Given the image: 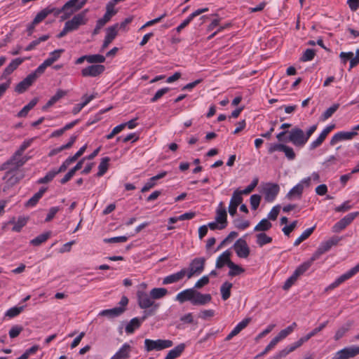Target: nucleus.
I'll return each mask as SVG.
<instances>
[{
    "mask_svg": "<svg viewBox=\"0 0 359 359\" xmlns=\"http://www.w3.org/2000/svg\"><path fill=\"white\" fill-rule=\"evenodd\" d=\"M303 191L304 189L302 184H297L290 190L286 197L289 199H292L293 198H300L302 197Z\"/></svg>",
    "mask_w": 359,
    "mask_h": 359,
    "instance_id": "obj_35",
    "label": "nucleus"
},
{
    "mask_svg": "<svg viewBox=\"0 0 359 359\" xmlns=\"http://www.w3.org/2000/svg\"><path fill=\"white\" fill-rule=\"evenodd\" d=\"M340 104L339 103H335L327 109L321 115L320 120L325 121L331 117L335 111L339 109Z\"/></svg>",
    "mask_w": 359,
    "mask_h": 359,
    "instance_id": "obj_43",
    "label": "nucleus"
},
{
    "mask_svg": "<svg viewBox=\"0 0 359 359\" xmlns=\"http://www.w3.org/2000/svg\"><path fill=\"white\" fill-rule=\"evenodd\" d=\"M316 259H313V255L311 257V258L306 261L300 264L294 271V273L297 275V276H300L304 273H305L309 269L311 266L312 264L314 261Z\"/></svg>",
    "mask_w": 359,
    "mask_h": 359,
    "instance_id": "obj_33",
    "label": "nucleus"
},
{
    "mask_svg": "<svg viewBox=\"0 0 359 359\" xmlns=\"http://www.w3.org/2000/svg\"><path fill=\"white\" fill-rule=\"evenodd\" d=\"M138 138H139V137L137 135V133H133L128 134L126 137L120 136V137H117V141L118 142L122 141L123 142H127L132 140L133 142H135L138 140Z\"/></svg>",
    "mask_w": 359,
    "mask_h": 359,
    "instance_id": "obj_61",
    "label": "nucleus"
},
{
    "mask_svg": "<svg viewBox=\"0 0 359 359\" xmlns=\"http://www.w3.org/2000/svg\"><path fill=\"white\" fill-rule=\"evenodd\" d=\"M299 276L296 275L294 273L289 277L285 282L283 288L285 290H287L289 288L292 287V285L296 282Z\"/></svg>",
    "mask_w": 359,
    "mask_h": 359,
    "instance_id": "obj_59",
    "label": "nucleus"
},
{
    "mask_svg": "<svg viewBox=\"0 0 359 359\" xmlns=\"http://www.w3.org/2000/svg\"><path fill=\"white\" fill-rule=\"evenodd\" d=\"M170 91V88L165 87L158 90L154 94V97L151 99V102H156L160 98H161L165 94Z\"/></svg>",
    "mask_w": 359,
    "mask_h": 359,
    "instance_id": "obj_56",
    "label": "nucleus"
},
{
    "mask_svg": "<svg viewBox=\"0 0 359 359\" xmlns=\"http://www.w3.org/2000/svg\"><path fill=\"white\" fill-rule=\"evenodd\" d=\"M222 205V202H220L216 210L215 220H217V222L220 223L222 225H225L226 227L228 223L227 213L226 209L223 208Z\"/></svg>",
    "mask_w": 359,
    "mask_h": 359,
    "instance_id": "obj_25",
    "label": "nucleus"
},
{
    "mask_svg": "<svg viewBox=\"0 0 359 359\" xmlns=\"http://www.w3.org/2000/svg\"><path fill=\"white\" fill-rule=\"evenodd\" d=\"M185 349L184 344H180L170 350L164 359H175L181 355Z\"/></svg>",
    "mask_w": 359,
    "mask_h": 359,
    "instance_id": "obj_31",
    "label": "nucleus"
},
{
    "mask_svg": "<svg viewBox=\"0 0 359 359\" xmlns=\"http://www.w3.org/2000/svg\"><path fill=\"white\" fill-rule=\"evenodd\" d=\"M105 67L100 64L92 65L81 70V75L83 77L92 76L95 77L104 72Z\"/></svg>",
    "mask_w": 359,
    "mask_h": 359,
    "instance_id": "obj_14",
    "label": "nucleus"
},
{
    "mask_svg": "<svg viewBox=\"0 0 359 359\" xmlns=\"http://www.w3.org/2000/svg\"><path fill=\"white\" fill-rule=\"evenodd\" d=\"M88 0H69L63 5L65 15L61 16V20H65L70 18L74 13L79 11L87 3Z\"/></svg>",
    "mask_w": 359,
    "mask_h": 359,
    "instance_id": "obj_3",
    "label": "nucleus"
},
{
    "mask_svg": "<svg viewBox=\"0 0 359 359\" xmlns=\"http://www.w3.org/2000/svg\"><path fill=\"white\" fill-rule=\"evenodd\" d=\"M233 248L237 256L240 258H247L250 252L247 242L243 238H239L236 241Z\"/></svg>",
    "mask_w": 359,
    "mask_h": 359,
    "instance_id": "obj_13",
    "label": "nucleus"
},
{
    "mask_svg": "<svg viewBox=\"0 0 359 359\" xmlns=\"http://www.w3.org/2000/svg\"><path fill=\"white\" fill-rule=\"evenodd\" d=\"M118 24H114L106 29V36L102 46V50L105 49L116 38L118 32Z\"/></svg>",
    "mask_w": 359,
    "mask_h": 359,
    "instance_id": "obj_16",
    "label": "nucleus"
},
{
    "mask_svg": "<svg viewBox=\"0 0 359 359\" xmlns=\"http://www.w3.org/2000/svg\"><path fill=\"white\" fill-rule=\"evenodd\" d=\"M109 161L110 158L109 157H104L102 158L101 162L98 166V172L97 173V177H101L107 172Z\"/></svg>",
    "mask_w": 359,
    "mask_h": 359,
    "instance_id": "obj_44",
    "label": "nucleus"
},
{
    "mask_svg": "<svg viewBox=\"0 0 359 359\" xmlns=\"http://www.w3.org/2000/svg\"><path fill=\"white\" fill-rule=\"evenodd\" d=\"M167 175L166 171H163L158 173V175L151 177L147 182L144 185V187L142 188L141 191L142 192H146L151 189L152 187H154L156 185V182L160 179L163 178Z\"/></svg>",
    "mask_w": 359,
    "mask_h": 359,
    "instance_id": "obj_28",
    "label": "nucleus"
},
{
    "mask_svg": "<svg viewBox=\"0 0 359 359\" xmlns=\"http://www.w3.org/2000/svg\"><path fill=\"white\" fill-rule=\"evenodd\" d=\"M359 272V263L346 273L339 276L333 283L327 286L326 290H333L344 281L348 280Z\"/></svg>",
    "mask_w": 359,
    "mask_h": 359,
    "instance_id": "obj_8",
    "label": "nucleus"
},
{
    "mask_svg": "<svg viewBox=\"0 0 359 359\" xmlns=\"http://www.w3.org/2000/svg\"><path fill=\"white\" fill-rule=\"evenodd\" d=\"M88 9L75 15L72 20L65 22L66 28L69 29L71 32L76 30L81 25H86L88 20L86 18V13Z\"/></svg>",
    "mask_w": 359,
    "mask_h": 359,
    "instance_id": "obj_6",
    "label": "nucleus"
},
{
    "mask_svg": "<svg viewBox=\"0 0 359 359\" xmlns=\"http://www.w3.org/2000/svg\"><path fill=\"white\" fill-rule=\"evenodd\" d=\"M105 61V57L102 55H87V62L94 65L100 64Z\"/></svg>",
    "mask_w": 359,
    "mask_h": 359,
    "instance_id": "obj_49",
    "label": "nucleus"
},
{
    "mask_svg": "<svg viewBox=\"0 0 359 359\" xmlns=\"http://www.w3.org/2000/svg\"><path fill=\"white\" fill-rule=\"evenodd\" d=\"M230 257L231 252L229 250L223 252L217 259L216 267L217 269H221L224 265H227L229 266V263L231 262Z\"/></svg>",
    "mask_w": 359,
    "mask_h": 359,
    "instance_id": "obj_30",
    "label": "nucleus"
},
{
    "mask_svg": "<svg viewBox=\"0 0 359 359\" xmlns=\"http://www.w3.org/2000/svg\"><path fill=\"white\" fill-rule=\"evenodd\" d=\"M144 348L147 352L153 351H161L172 346L173 342L170 339L144 340Z\"/></svg>",
    "mask_w": 359,
    "mask_h": 359,
    "instance_id": "obj_2",
    "label": "nucleus"
},
{
    "mask_svg": "<svg viewBox=\"0 0 359 359\" xmlns=\"http://www.w3.org/2000/svg\"><path fill=\"white\" fill-rule=\"evenodd\" d=\"M272 227V224L268 219H262L254 228L255 231L264 232L269 230Z\"/></svg>",
    "mask_w": 359,
    "mask_h": 359,
    "instance_id": "obj_40",
    "label": "nucleus"
},
{
    "mask_svg": "<svg viewBox=\"0 0 359 359\" xmlns=\"http://www.w3.org/2000/svg\"><path fill=\"white\" fill-rule=\"evenodd\" d=\"M187 270L186 269H182L177 273L168 275L163 279L162 283L163 285H169L177 283L184 278V277L187 275Z\"/></svg>",
    "mask_w": 359,
    "mask_h": 359,
    "instance_id": "obj_20",
    "label": "nucleus"
},
{
    "mask_svg": "<svg viewBox=\"0 0 359 359\" xmlns=\"http://www.w3.org/2000/svg\"><path fill=\"white\" fill-rule=\"evenodd\" d=\"M228 267L230 269L228 273L229 276H235L244 271L241 266L234 264L233 262L229 263Z\"/></svg>",
    "mask_w": 359,
    "mask_h": 359,
    "instance_id": "obj_50",
    "label": "nucleus"
},
{
    "mask_svg": "<svg viewBox=\"0 0 359 359\" xmlns=\"http://www.w3.org/2000/svg\"><path fill=\"white\" fill-rule=\"evenodd\" d=\"M358 133L355 131L345 132L341 131L334 134L330 140V144L331 146L335 145L339 142L347 140H351L354 136L357 135Z\"/></svg>",
    "mask_w": 359,
    "mask_h": 359,
    "instance_id": "obj_18",
    "label": "nucleus"
},
{
    "mask_svg": "<svg viewBox=\"0 0 359 359\" xmlns=\"http://www.w3.org/2000/svg\"><path fill=\"white\" fill-rule=\"evenodd\" d=\"M17 159L9 162V159L4 162L0 168L1 170H7L9 168V165H13V168L12 169L15 170L19 168L20 167L22 166L29 158L28 156H22L20 158H16Z\"/></svg>",
    "mask_w": 359,
    "mask_h": 359,
    "instance_id": "obj_22",
    "label": "nucleus"
},
{
    "mask_svg": "<svg viewBox=\"0 0 359 359\" xmlns=\"http://www.w3.org/2000/svg\"><path fill=\"white\" fill-rule=\"evenodd\" d=\"M193 305H205L210 302L212 297L210 294H202L194 289Z\"/></svg>",
    "mask_w": 359,
    "mask_h": 359,
    "instance_id": "obj_23",
    "label": "nucleus"
},
{
    "mask_svg": "<svg viewBox=\"0 0 359 359\" xmlns=\"http://www.w3.org/2000/svg\"><path fill=\"white\" fill-rule=\"evenodd\" d=\"M206 259L205 257H196L189 264L187 278H191L194 275H200L204 270Z\"/></svg>",
    "mask_w": 359,
    "mask_h": 359,
    "instance_id": "obj_5",
    "label": "nucleus"
},
{
    "mask_svg": "<svg viewBox=\"0 0 359 359\" xmlns=\"http://www.w3.org/2000/svg\"><path fill=\"white\" fill-rule=\"evenodd\" d=\"M255 237L256 243L258 245L259 247H263L266 244L271 243L273 241L271 236H267L264 232L257 233Z\"/></svg>",
    "mask_w": 359,
    "mask_h": 359,
    "instance_id": "obj_36",
    "label": "nucleus"
},
{
    "mask_svg": "<svg viewBox=\"0 0 359 359\" xmlns=\"http://www.w3.org/2000/svg\"><path fill=\"white\" fill-rule=\"evenodd\" d=\"M22 330L23 327L20 325L13 326L9 330V337L12 339L17 337L22 331Z\"/></svg>",
    "mask_w": 359,
    "mask_h": 359,
    "instance_id": "obj_64",
    "label": "nucleus"
},
{
    "mask_svg": "<svg viewBox=\"0 0 359 359\" xmlns=\"http://www.w3.org/2000/svg\"><path fill=\"white\" fill-rule=\"evenodd\" d=\"M51 233L50 231L43 233L36 238L30 241V244L33 246H39L42 243H45L50 236Z\"/></svg>",
    "mask_w": 359,
    "mask_h": 359,
    "instance_id": "obj_39",
    "label": "nucleus"
},
{
    "mask_svg": "<svg viewBox=\"0 0 359 359\" xmlns=\"http://www.w3.org/2000/svg\"><path fill=\"white\" fill-rule=\"evenodd\" d=\"M131 351L130 346L125 343L119 350L111 358V359H124L130 357Z\"/></svg>",
    "mask_w": 359,
    "mask_h": 359,
    "instance_id": "obj_26",
    "label": "nucleus"
},
{
    "mask_svg": "<svg viewBox=\"0 0 359 359\" xmlns=\"http://www.w3.org/2000/svg\"><path fill=\"white\" fill-rule=\"evenodd\" d=\"M63 52V49H57L50 53L48 57L36 68V72L43 74L46 69L57 61L60 58V54Z\"/></svg>",
    "mask_w": 359,
    "mask_h": 359,
    "instance_id": "obj_11",
    "label": "nucleus"
},
{
    "mask_svg": "<svg viewBox=\"0 0 359 359\" xmlns=\"http://www.w3.org/2000/svg\"><path fill=\"white\" fill-rule=\"evenodd\" d=\"M125 311L126 309L123 307H114L113 309L101 311L99 313V316L112 318L121 316Z\"/></svg>",
    "mask_w": 359,
    "mask_h": 359,
    "instance_id": "obj_27",
    "label": "nucleus"
},
{
    "mask_svg": "<svg viewBox=\"0 0 359 359\" xmlns=\"http://www.w3.org/2000/svg\"><path fill=\"white\" fill-rule=\"evenodd\" d=\"M358 215L359 212L348 213L333 225L332 228V231L334 233H339L341 231L346 229V227L348 226Z\"/></svg>",
    "mask_w": 359,
    "mask_h": 359,
    "instance_id": "obj_9",
    "label": "nucleus"
},
{
    "mask_svg": "<svg viewBox=\"0 0 359 359\" xmlns=\"http://www.w3.org/2000/svg\"><path fill=\"white\" fill-rule=\"evenodd\" d=\"M317 125H313L304 133L303 130L298 127L293 128L289 133L287 141L298 147H303L308 142L312 134L316 130Z\"/></svg>",
    "mask_w": 359,
    "mask_h": 359,
    "instance_id": "obj_1",
    "label": "nucleus"
},
{
    "mask_svg": "<svg viewBox=\"0 0 359 359\" xmlns=\"http://www.w3.org/2000/svg\"><path fill=\"white\" fill-rule=\"evenodd\" d=\"M285 147V144L281 143L271 144L268 149V151L269 154H273L275 151H283Z\"/></svg>",
    "mask_w": 359,
    "mask_h": 359,
    "instance_id": "obj_60",
    "label": "nucleus"
},
{
    "mask_svg": "<svg viewBox=\"0 0 359 359\" xmlns=\"http://www.w3.org/2000/svg\"><path fill=\"white\" fill-rule=\"evenodd\" d=\"M341 241V238L338 236H332L327 241H323L319 245L318 249L312 255L313 259H318L320 256L329 251L333 246H335Z\"/></svg>",
    "mask_w": 359,
    "mask_h": 359,
    "instance_id": "obj_4",
    "label": "nucleus"
},
{
    "mask_svg": "<svg viewBox=\"0 0 359 359\" xmlns=\"http://www.w3.org/2000/svg\"><path fill=\"white\" fill-rule=\"evenodd\" d=\"M141 320L139 318H133L126 325L125 330L127 334H132L136 329L141 326Z\"/></svg>",
    "mask_w": 359,
    "mask_h": 359,
    "instance_id": "obj_34",
    "label": "nucleus"
},
{
    "mask_svg": "<svg viewBox=\"0 0 359 359\" xmlns=\"http://www.w3.org/2000/svg\"><path fill=\"white\" fill-rule=\"evenodd\" d=\"M243 197L240 196L238 189L233 191L229 205V212L231 216H234L237 212L238 206L242 203Z\"/></svg>",
    "mask_w": 359,
    "mask_h": 359,
    "instance_id": "obj_17",
    "label": "nucleus"
},
{
    "mask_svg": "<svg viewBox=\"0 0 359 359\" xmlns=\"http://www.w3.org/2000/svg\"><path fill=\"white\" fill-rule=\"evenodd\" d=\"M215 316V311L212 309H207L201 311L198 317L203 320H208Z\"/></svg>",
    "mask_w": 359,
    "mask_h": 359,
    "instance_id": "obj_62",
    "label": "nucleus"
},
{
    "mask_svg": "<svg viewBox=\"0 0 359 359\" xmlns=\"http://www.w3.org/2000/svg\"><path fill=\"white\" fill-rule=\"evenodd\" d=\"M27 224V219L25 217H20L18 219V221L15 222L12 230L15 232H20L23 226Z\"/></svg>",
    "mask_w": 359,
    "mask_h": 359,
    "instance_id": "obj_55",
    "label": "nucleus"
},
{
    "mask_svg": "<svg viewBox=\"0 0 359 359\" xmlns=\"http://www.w3.org/2000/svg\"><path fill=\"white\" fill-rule=\"evenodd\" d=\"M316 228V226H313L311 228L306 229L294 242V245L297 246L299 245L302 242L307 239L311 233L313 232L314 229Z\"/></svg>",
    "mask_w": 359,
    "mask_h": 359,
    "instance_id": "obj_46",
    "label": "nucleus"
},
{
    "mask_svg": "<svg viewBox=\"0 0 359 359\" xmlns=\"http://www.w3.org/2000/svg\"><path fill=\"white\" fill-rule=\"evenodd\" d=\"M316 55V52L313 49L308 48L302 54L301 61L308 62L312 60Z\"/></svg>",
    "mask_w": 359,
    "mask_h": 359,
    "instance_id": "obj_54",
    "label": "nucleus"
},
{
    "mask_svg": "<svg viewBox=\"0 0 359 359\" xmlns=\"http://www.w3.org/2000/svg\"><path fill=\"white\" fill-rule=\"evenodd\" d=\"M283 152L285 154V157L289 161H292L296 157V154L294 151V149L287 145H285L284 151Z\"/></svg>",
    "mask_w": 359,
    "mask_h": 359,
    "instance_id": "obj_63",
    "label": "nucleus"
},
{
    "mask_svg": "<svg viewBox=\"0 0 359 359\" xmlns=\"http://www.w3.org/2000/svg\"><path fill=\"white\" fill-rule=\"evenodd\" d=\"M258 182H259L258 178L255 177V179H253L252 182L245 189H244L243 190L238 189V193H240V196H242L243 194L247 195V194H249L250 193H251L254 190V189L257 187Z\"/></svg>",
    "mask_w": 359,
    "mask_h": 359,
    "instance_id": "obj_52",
    "label": "nucleus"
},
{
    "mask_svg": "<svg viewBox=\"0 0 359 359\" xmlns=\"http://www.w3.org/2000/svg\"><path fill=\"white\" fill-rule=\"evenodd\" d=\"M41 74L36 72V69L34 72L29 74L28 76H27L26 78H25L22 81L18 83L15 89V91L18 93H24L25 90L28 89L29 87H30L32 85V83L36 80V79Z\"/></svg>",
    "mask_w": 359,
    "mask_h": 359,
    "instance_id": "obj_10",
    "label": "nucleus"
},
{
    "mask_svg": "<svg viewBox=\"0 0 359 359\" xmlns=\"http://www.w3.org/2000/svg\"><path fill=\"white\" fill-rule=\"evenodd\" d=\"M297 325L295 322L292 323L290 325L287 327L285 329L282 330L277 336H276L273 339H276V342L278 343L280 340L287 337L289 334H290L294 329L297 327Z\"/></svg>",
    "mask_w": 359,
    "mask_h": 359,
    "instance_id": "obj_32",
    "label": "nucleus"
},
{
    "mask_svg": "<svg viewBox=\"0 0 359 359\" xmlns=\"http://www.w3.org/2000/svg\"><path fill=\"white\" fill-rule=\"evenodd\" d=\"M38 99H32L27 104H26L18 113V117H25L28 112L37 104Z\"/></svg>",
    "mask_w": 359,
    "mask_h": 359,
    "instance_id": "obj_45",
    "label": "nucleus"
},
{
    "mask_svg": "<svg viewBox=\"0 0 359 359\" xmlns=\"http://www.w3.org/2000/svg\"><path fill=\"white\" fill-rule=\"evenodd\" d=\"M57 172H55V169H53L48 172L46 175L38 180L39 184H46L53 180V178L57 175Z\"/></svg>",
    "mask_w": 359,
    "mask_h": 359,
    "instance_id": "obj_51",
    "label": "nucleus"
},
{
    "mask_svg": "<svg viewBox=\"0 0 359 359\" xmlns=\"http://www.w3.org/2000/svg\"><path fill=\"white\" fill-rule=\"evenodd\" d=\"M233 287V284L228 281L224 282L220 287V292L222 299L224 301L227 300L231 296V290Z\"/></svg>",
    "mask_w": 359,
    "mask_h": 359,
    "instance_id": "obj_37",
    "label": "nucleus"
},
{
    "mask_svg": "<svg viewBox=\"0 0 359 359\" xmlns=\"http://www.w3.org/2000/svg\"><path fill=\"white\" fill-rule=\"evenodd\" d=\"M49 12L46 8L39 12L33 20L34 25H37L42 22L49 15Z\"/></svg>",
    "mask_w": 359,
    "mask_h": 359,
    "instance_id": "obj_53",
    "label": "nucleus"
},
{
    "mask_svg": "<svg viewBox=\"0 0 359 359\" xmlns=\"http://www.w3.org/2000/svg\"><path fill=\"white\" fill-rule=\"evenodd\" d=\"M46 188H41L38 192H36L31 198H29L27 203L26 206L34 207L36 205L39 199L43 196L46 192Z\"/></svg>",
    "mask_w": 359,
    "mask_h": 359,
    "instance_id": "obj_38",
    "label": "nucleus"
},
{
    "mask_svg": "<svg viewBox=\"0 0 359 359\" xmlns=\"http://www.w3.org/2000/svg\"><path fill=\"white\" fill-rule=\"evenodd\" d=\"M261 196L258 194H253L250 198V202L252 210H255L259 205Z\"/></svg>",
    "mask_w": 359,
    "mask_h": 359,
    "instance_id": "obj_58",
    "label": "nucleus"
},
{
    "mask_svg": "<svg viewBox=\"0 0 359 359\" xmlns=\"http://www.w3.org/2000/svg\"><path fill=\"white\" fill-rule=\"evenodd\" d=\"M194 288L186 289L177 294L175 297V300L180 303H184L187 301H190L192 304V300L194 297Z\"/></svg>",
    "mask_w": 359,
    "mask_h": 359,
    "instance_id": "obj_24",
    "label": "nucleus"
},
{
    "mask_svg": "<svg viewBox=\"0 0 359 359\" xmlns=\"http://www.w3.org/2000/svg\"><path fill=\"white\" fill-rule=\"evenodd\" d=\"M27 57H18L13 60L9 65L5 68L1 75V79L6 77L12 74Z\"/></svg>",
    "mask_w": 359,
    "mask_h": 359,
    "instance_id": "obj_21",
    "label": "nucleus"
},
{
    "mask_svg": "<svg viewBox=\"0 0 359 359\" xmlns=\"http://www.w3.org/2000/svg\"><path fill=\"white\" fill-rule=\"evenodd\" d=\"M339 58L342 64L346 65V62L349 60L351 62V60L354 58V54L353 52H341L339 54Z\"/></svg>",
    "mask_w": 359,
    "mask_h": 359,
    "instance_id": "obj_57",
    "label": "nucleus"
},
{
    "mask_svg": "<svg viewBox=\"0 0 359 359\" xmlns=\"http://www.w3.org/2000/svg\"><path fill=\"white\" fill-rule=\"evenodd\" d=\"M352 324H353L352 322H348L345 325L339 327L335 333V335L334 337V339L336 341H338L341 337H343L344 336V334L348 331V330L351 327V326L352 325Z\"/></svg>",
    "mask_w": 359,
    "mask_h": 359,
    "instance_id": "obj_48",
    "label": "nucleus"
},
{
    "mask_svg": "<svg viewBox=\"0 0 359 359\" xmlns=\"http://www.w3.org/2000/svg\"><path fill=\"white\" fill-rule=\"evenodd\" d=\"M25 307V305L11 307L5 313V317H8L9 318L16 317L24 310Z\"/></svg>",
    "mask_w": 359,
    "mask_h": 359,
    "instance_id": "obj_47",
    "label": "nucleus"
},
{
    "mask_svg": "<svg viewBox=\"0 0 359 359\" xmlns=\"http://www.w3.org/2000/svg\"><path fill=\"white\" fill-rule=\"evenodd\" d=\"M334 124L326 126L320 133L318 138L311 142V143L309 145L310 150H313L320 146L325 140L327 135L334 128Z\"/></svg>",
    "mask_w": 359,
    "mask_h": 359,
    "instance_id": "obj_15",
    "label": "nucleus"
},
{
    "mask_svg": "<svg viewBox=\"0 0 359 359\" xmlns=\"http://www.w3.org/2000/svg\"><path fill=\"white\" fill-rule=\"evenodd\" d=\"M280 188L277 184H269L264 188V198L267 202H272L275 200L279 192Z\"/></svg>",
    "mask_w": 359,
    "mask_h": 359,
    "instance_id": "obj_19",
    "label": "nucleus"
},
{
    "mask_svg": "<svg viewBox=\"0 0 359 359\" xmlns=\"http://www.w3.org/2000/svg\"><path fill=\"white\" fill-rule=\"evenodd\" d=\"M117 12L118 11L115 8V5L109 1L106 5V12L103 18L109 22Z\"/></svg>",
    "mask_w": 359,
    "mask_h": 359,
    "instance_id": "obj_41",
    "label": "nucleus"
},
{
    "mask_svg": "<svg viewBox=\"0 0 359 359\" xmlns=\"http://www.w3.org/2000/svg\"><path fill=\"white\" fill-rule=\"evenodd\" d=\"M359 354V346H350L338 351L332 359H349Z\"/></svg>",
    "mask_w": 359,
    "mask_h": 359,
    "instance_id": "obj_12",
    "label": "nucleus"
},
{
    "mask_svg": "<svg viewBox=\"0 0 359 359\" xmlns=\"http://www.w3.org/2000/svg\"><path fill=\"white\" fill-rule=\"evenodd\" d=\"M137 303L141 309H147L154 306V309H156L159 304H155L153 300L151 294H148L144 291L138 290L137 292Z\"/></svg>",
    "mask_w": 359,
    "mask_h": 359,
    "instance_id": "obj_7",
    "label": "nucleus"
},
{
    "mask_svg": "<svg viewBox=\"0 0 359 359\" xmlns=\"http://www.w3.org/2000/svg\"><path fill=\"white\" fill-rule=\"evenodd\" d=\"M33 138H31L25 140L21 144L18 149L15 151L13 156L9 158V162L16 160V158H20L22 155L24 151L32 144V143L33 142Z\"/></svg>",
    "mask_w": 359,
    "mask_h": 359,
    "instance_id": "obj_29",
    "label": "nucleus"
},
{
    "mask_svg": "<svg viewBox=\"0 0 359 359\" xmlns=\"http://www.w3.org/2000/svg\"><path fill=\"white\" fill-rule=\"evenodd\" d=\"M153 300L164 297L168 294V290L164 287H154L150 291Z\"/></svg>",
    "mask_w": 359,
    "mask_h": 359,
    "instance_id": "obj_42",
    "label": "nucleus"
}]
</instances>
